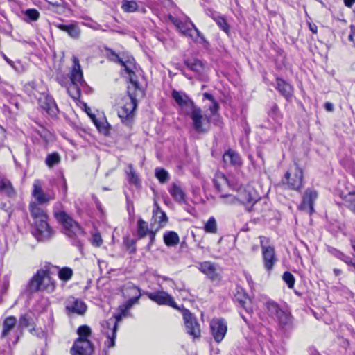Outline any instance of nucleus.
Listing matches in <instances>:
<instances>
[{
  "instance_id": "f257e3e1",
  "label": "nucleus",
  "mask_w": 355,
  "mask_h": 355,
  "mask_svg": "<svg viewBox=\"0 0 355 355\" xmlns=\"http://www.w3.org/2000/svg\"><path fill=\"white\" fill-rule=\"evenodd\" d=\"M129 75L130 85L128 87V98H124V104L118 110V116L123 123L130 125L134 119L135 110L137 103V98L143 96L144 92L135 78L137 65L132 56L123 54L118 62Z\"/></svg>"
},
{
  "instance_id": "f03ea898",
  "label": "nucleus",
  "mask_w": 355,
  "mask_h": 355,
  "mask_svg": "<svg viewBox=\"0 0 355 355\" xmlns=\"http://www.w3.org/2000/svg\"><path fill=\"white\" fill-rule=\"evenodd\" d=\"M55 289V282L46 270L40 269L30 279L26 286V293L29 295L40 291L53 293Z\"/></svg>"
},
{
  "instance_id": "7ed1b4c3",
  "label": "nucleus",
  "mask_w": 355,
  "mask_h": 355,
  "mask_svg": "<svg viewBox=\"0 0 355 355\" xmlns=\"http://www.w3.org/2000/svg\"><path fill=\"white\" fill-rule=\"evenodd\" d=\"M220 198L223 200V203L226 205H236L237 203L243 205L248 212L254 211L255 210L254 206L260 200L255 193H252L248 191H244L239 193L238 196L221 193Z\"/></svg>"
},
{
  "instance_id": "20e7f679",
  "label": "nucleus",
  "mask_w": 355,
  "mask_h": 355,
  "mask_svg": "<svg viewBox=\"0 0 355 355\" xmlns=\"http://www.w3.org/2000/svg\"><path fill=\"white\" fill-rule=\"evenodd\" d=\"M55 218L60 223L64 230L65 234L69 237L83 235L84 232L78 223L64 211H54Z\"/></svg>"
},
{
  "instance_id": "39448f33",
  "label": "nucleus",
  "mask_w": 355,
  "mask_h": 355,
  "mask_svg": "<svg viewBox=\"0 0 355 355\" xmlns=\"http://www.w3.org/2000/svg\"><path fill=\"white\" fill-rule=\"evenodd\" d=\"M192 120L194 130L199 133L207 132L209 128L210 117L203 116L200 107L196 106L188 114Z\"/></svg>"
},
{
  "instance_id": "423d86ee",
  "label": "nucleus",
  "mask_w": 355,
  "mask_h": 355,
  "mask_svg": "<svg viewBox=\"0 0 355 355\" xmlns=\"http://www.w3.org/2000/svg\"><path fill=\"white\" fill-rule=\"evenodd\" d=\"M33 220L35 227V236L38 241H44L51 238L53 235V230L48 223V215L44 218H38Z\"/></svg>"
},
{
  "instance_id": "0eeeda50",
  "label": "nucleus",
  "mask_w": 355,
  "mask_h": 355,
  "mask_svg": "<svg viewBox=\"0 0 355 355\" xmlns=\"http://www.w3.org/2000/svg\"><path fill=\"white\" fill-rule=\"evenodd\" d=\"M186 331L193 338L200 336V327L197 318L188 310L183 309L182 311Z\"/></svg>"
},
{
  "instance_id": "6e6552de",
  "label": "nucleus",
  "mask_w": 355,
  "mask_h": 355,
  "mask_svg": "<svg viewBox=\"0 0 355 355\" xmlns=\"http://www.w3.org/2000/svg\"><path fill=\"white\" fill-rule=\"evenodd\" d=\"M303 172L297 166L293 170L288 171L282 180L283 183H287L289 189L299 190L302 187Z\"/></svg>"
},
{
  "instance_id": "1a4fd4ad",
  "label": "nucleus",
  "mask_w": 355,
  "mask_h": 355,
  "mask_svg": "<svg viewBox=\"0 0 355 355\" xmlns=\"http://www.w3.org/2000/svg\"><path fill=\"white\" fill-rule=\"evenodd\" d=\"M265 266H273L277 261L275 248L270 245V241L264 236H259Z\"/></svg>"
},
{
  "instance_id": "9d476101",
  "label": "nucleus",
  "mask_w": 355,
  "mask_h": 355,
  "mask_svg": "<svg viewBox=\"0 0 355 355\" xmlns=\"http://www.w3.org/2000/svg\"><path fill=\"white\" fill-rule=\"evenodd\" d=\"M32 196L39 205L47 204L55 198L54 193H45L43 191L42 182L40 180H35L33 182Z\"/></svg>"
},
{
  "instance_id": "9b49d317",
  "label": "nucleus",
  "mask_w": 355,
  "mask_h": 355,
  "mask_svg": "<svg viewBox=\"0 0 355 355\" xmlns=\"http://www.w3.org/2000/svg\"><path fill=\"white\" fill-rule=\"evenodd\" d=\"M233 300L235 302H237L241 307L245 309L248 313H252L253 306L252 304V300L242 287L239 286H236Z\"/></svg>"
},
{
  "instance_id": "f8f14e48",
  "label": "nucleus",
  "mask_w": 355,
  "mask_h": 355,
  "mask_svg": "<svg viewBox=\"0 0 355 355\" xmlns=\"http://www.w3.org/2000/svg\"><path fill=\"white\" fill-rule=\"evenodd\" d=\"M146 295L152 301L156 302L159 305H167L175 309H180L171 295L165 291H156L153 293L146 292Z\"/></svg>"
},
{
  "instance_id": "ddd939ff",
  "label": "nucleus",
  "mask_w": 355,
  "mask_h": 355,
  "mask_svg": "<svg viewBox=\"0 0 355 355\" xmlns=\"http://www.w3.org/2000/svg\"><path fill=\"white\" fill-rule=\"evenodd\" d=\"M210 328L215 341L221 342L227 330L225 320L223 318H214L210 322Z\"/></svg>"
},
{
  "instance_id": "4468645a",
  "label": "nucleus",
  "mask_w": 355,
  "mask_h": 355,
  "mask_svg": "<svg viewBox=\"0 0 355 355\" xmlns=\"http://www.w3.org/2000/svg\"><path fill=\"white\" fill-rule=\"evenodd\" d=\"M171 96L187 114L196 107L194 102L184 92L173 90Z\"/></svg>"
},
{
  "instance_id": "2eb2a0df",
  "label": "nucleus",
  "mask_w": 355,
  "mask_h": 355,
  "mask_svg": "<svg viewBox=\"0 0 355 355\" xmlns=\"http://www.w3.org/2000/svg\"><path fill=\"white\" fill-rule=\"evenodd\" d=\"M317 198L318 193L316 191L307 189L303 196L302 202L299 206V209L311 214L314 211L313 203Z\"/></svg>"
},
{
  "instance_id": "dca6fc26",
  "label": "nucleus",
  "mask_w": 355,
  "mask_h": 355,
  "mask_svg": "<svg viewBox=\"0 0 355 355\" xmlns=\"http://www.w3.org/2000/svg\"><path fill=\"white\" fill-rule=\"evenodd\" d=\"M168 19L179 30V31L186 37L193 39V27L191 26V20L187 17L185 21H182L180 19L169 15Z\"/></svg>"
},
{
  "instance_id": "f3484780",
  "label": "nucleus",
  "mask_w": 355,
  "mask_h": 355,
  "mask_svg": "<svg viewBox=\"0 0 355 355\" xmlns=\"http://www.w3.org/2000/svg\"><path fill=\"white\" fill-rule=\"evenodd\" d=\"M40 107L51 116L56 115L58 107L54 99L48 94H42L38 98Z\"/></svg>"
},
{
  "instance_id": "a211bd4d",
  "label": "nucleus",
  "mask_w": 355,
  "mask_h": 355,
  "mask_svg": "<svg viewBox=\"0 0 355 355\" xmlns=\"http://www.w3.org/2000/svg\"><path fill=\"white\" fill-rule=\"evenodd\" d=\"M72 355H92L93 347L89 340L77 339L71 349Z\"/></svg>"
},
{
  "instance_id": "6ab92c4d",
  "label": "nucleus",
  "mask_w": 355,
  "mask_h": 355,
  "mask_svg": "<svg viewBox=\"0 0 355 355\" xmlns=\"http://www.w3.org/2000/svg\"><path fill=\"white\" fill-rule=\"evenodd\" d=\"M65 309L68 313L83 315L87 310V306L83 301L70 296L65 302Z\"/></svg>"
},
{
  "instance_id": "aec40b11",
  "label": "nucleus",
  "mask_w": 355,
  "mask_h": 355,
  "mask_svg": "<svg viewBox=\"0 0 355 355\" xmlns=\"http://www.w3.org/2000/svg\"><path fill=\"white\" fill-rule=\"evenodd\" d=\"M275 319L282 329L287 331L293 329V317L289 311L282 309Z\"/></svg>"
},
{
  "instance_id": "412c9836",
  "label": "nucleus",
  "mask_w": 355,
  "mask_h": 355,
  "mask_svg": "<svg viewBox=\"0 0 355 355\" xmlns=\"http://www.w3.org/2000/svg\"><path fill=\"white\" fill-rule=\"evenodd\" d=\"M105 324L108 329V331L105 332L107 338V345L108 347H112L115 345V338L117 329V318L116 320L111 318L106 321Z\"/></svg>"
},
{
  "instance_id": "4be33fe9",
  "label": "nucleus",
  "mask_w": 355,
  "mask_h": 355,
  "mask_svg": "<svg viewBox=\"0 0 355 355\" xmlns=\"http://www.w3.org/2000/svg\"><path fill=\"white\" fill-rule=\"evenodd\" d=\"M276 89L286 99L289 100L293 96V87L286 82L284 80L277 78H276Z\"/></svg>"
},
{
  "instance_id": "5701e85b",
  "label": "nucleus",
  "mask_w": 355,
  "mask_h": 355,
  "mask_svg": "<svg viewBox=\"0 0 355 355\" xmlns=\"http://www.w3.org/2000/svg\"><path fill=\"white\" fill-rule=\"evenodd\" d=\"M53 25L60 30L67 33V34L73 39H78L80 35V29L76 23L63 24L55 22Z\"/></svg>"
},
{
  "instance_id": "b1692460",
  "label": "nucleus",
  "mask_w": 355,
  "mask_h": 355,
  "mask_svg": "<svg viewBox=\"0 0 355 355\" xmlns=\"http://www.w3.org/2000/svg\"><path fill=\"white\" fill-rule=\"evenodd\" d=\"M168 192L178 203H186V193L179 184L173 183Z\"/></svg>"
},
{
  "instance_id": "393cba45",
  "label": "nucleus",
  "mask_w": 355,
  "mask_h": 355,
  "mask_svg": "<svg viewBox=\"0 0 355 355\" xmlns=\"http://www.w3.org/2000/svg\"><path fill=\"white\" fill-rule=\"evenodd\" d=\"M71 83L81 84L83 82V76L78 59L73 58V67L71 74Z\"/></svg>"
},
{
  "instance_id": "a878e982",
  "label": "nucleus",
  "mask_w": 355,
  "mask_h": 355,
  "mask_svg": "<svg viewBox=\"0 0 355 355\" xmlns=\"http://www.w3.org/2000/svg\"><path fill=\"white\" fill-rule=\"evenodd\" d=\"M223 160L225 164L231 166H241L242 164L241 158L239 155L230 149L224 153Z\"/></svg>"
},
{
  "instance_id": "bb28decb",
  "label": "nucleus",
  "mask_w": 355,
  "mask_h": 355,
  "mask_svg": "<svg viewBox=\"0 0 355 355\" xmlns=\"http://www.w3.org/2000/svg\"><path fill=\"white\" fill-rule=\"evenodd\" d=\"M155 209L153 212V219L160 227H162L167 223L168 217L166 213L160 209L156 202L155 203Z\"/></svg>"
},
{
  "instance_id": "cd10ccee",
  "label": "nucleus",
  "mask_w": 355,
  "mask_h": 355,
  "mask_svg": "<svg viewBox=\"0 0 355 355\" xmlns=\"http://www.w3.org/2000/svg\"><path fill=\"white\" fill-rule=\"evenodd\" d=\"M125 288L127 290H130L131 293L135 295V296H133L132 297H131L128 300H127L125 304V309H128L133 304H135L137 302V301L139 300V299L140 297L141 293H140V289L130 283L125 286Z\"/></svg>"
},
{
  "instance_id": "c85d7f7f",
  "label": "nucleus",
  "mask_w": 355,
  "mask_h": 355,
  "mask_svg": "<svg viewBox=\"0 0 355 355\" xmlns=\"http://www.w3.org/2000/svg\"><path fill=\"white\" fill-rule=\"evenodd\" d=\"M213 182L215 188L219 193H222L223 187L229 186V182L227 177L222 173H216Z\"/></svg>"
},
{
  "instance_id": "c756f323",
  "label": "nucleus",
  "mask_w": 355,
  "mask_h": 355,
  "mask_svg": "<svg viewBox=\"0 0 355 355\" xmlns=\"http://www.w3.org/2000/svg\"><path fill=\"white\" fill-rule=\"evenodd\" d=\"M29 211L33 220L38 218H44V216L47 215L46 211L42 209L36 202L30 203Z\"/></svg>"
},
{
  "instance_id": "7c9ffc66",
  "label": "nucleus",
  "mask_w": 355,
  "mask_h": 355,
  "mask_svg": "<svg viewBox=\"0 0 355 355\" xmlns=\"http://www.w3.org/2000/svg\"><path fill=\"white\" fill-rule=\"evenodd\" d=\"M212 19L216 21L217 25L226 33L230 32V26L227 24L225 18L223 16L220 15L217 12H212Z\"/></svg>"
},
{
  "instance_id": "2f4dec72",
  "label": "nucleus",
  "mask_w": 355,
  "mask_h": 355,
  "mask_svg": "<svg viewBox=\"0 0 355 355\" xmlns=\"http://www.w3.org/2000/svg\"><path fill=\"white\" fill-rule=\"evenodd\" d=\"M164 241L167 246H174L178 244L180 238L175 232L170 231L164 234Z\"/></svg>"
},
{
  "instance_id": "473e14b6",
  "label": "nucleus",
  "mask_w": 355,
  "mask_h": 355,
  "mask_svg": "<svg viewBox=\"0 0 355 355\" xmlns=\"http://www.w3.org/2000/svg\"><path fill=\"white\" fill-rule=\"evenodd\" d=\"M125 173L127 175L128 180L130 184H132L136 186L139 184V178L137 174L136 173L135 171L134 170L132 164H129L128 165V168L125 170Z\"/></svg>"
},
{
  "instance_id": "72a5a7b5",
  "label": "nucleus",
  "mask_w": 355,
  "mask_h": 355,
  "mask_svg": "<svg viewBox=\"0 0 355 355\" xmlns=\"http://www.w3.org/2000/svg\"><path fill=\"white\" fill-rule=\"evenodd\" d=\"M0 192L5 193L8 196H12L14 195L15 190L8 180L2 179L0 181Z\"/></svg>"
},
{
  "instance_id": "f704fd0d",
  "label": "nucleus",
  "mask_w": 355,
  "mask_h": 355,
  "mask_svg": "<svg viewBox=\"0 0 355 355\" xmlns=\"http://www.w3.org/2000/svg\"><path fill=\"white\" fill-rule=\"evenodd\" d=\"M184 64L189 69L196 72H200L203 68L202 62L198 59H187L184 61Z\"/></svg>"
},
{
  "instance_id": "c9c22d12",
  "label": "nucleus",
  "mask_w": 355,
  "mask_h": 355,
  "mask_svg": "<svg viewBox=\"0 0 355 355\" xmlns=\"http://www.w3.org/2000/svg\"><path fill=\"white\" fill-rule=\"evenodd\" d=\"M344 206L355 214V191L349 192L343 200Z\"/></svg>"
},
{
  "instance_id": "e433bc0d",
  "label": "nucleus",
  "mask_w": 355,
  "mask_h": 355,
  "mask_svg": "<svg viewBox=\"0 0 355 355\" xmlns=\"http://www.w3.org/2000/svg\"><path fill=\"white\" fill-rule=\"evenodd\" d=\"M200 270L212 281L220 279V275L216 272V268H200Z\"/></svg>"
},
{
  "instance_id": "4c0bfd02",
  "label": "nucleus",
  "mask_w": 355,
  "mask_h": 355,
  "mask_svg": "<svg viewBox=\"0 0 355 355\" xmlns=\"http://www.w3.org/2000/svg\"><path fill=\"white\" fill-rule=\"evenodd\" d=\"M16 318L15 317L7 318L3 322V329L2 332V337H6L9 331L15 326Z\"/></svg>"
},
{
  "instance_id": "58836bf2",
  "label": "nucleus",
  "mask_w": 355,
  "mask_h": 355,
  "mask_svg": "<svg viewBox=\"0 0 355 355\" xmlns=\"http://www.w3.org/2000/svg\"><path fill=\"white\" fill-rule=\"evenodd\" d=\"M266 307L269 315L275 317V318L279 315V312L282 310L279 305L274 302H268L266 303Z\"/></svg>"
},
{
  "instance_id": "ea45409f",
  "label": "nucleus",
  "mask_w": 355,
  "mask_h": 355,
  "mask_svg": "<svg viewBox=\"0 0 355 355\" xmlns=\"http://www.w3.org/2000/svg\"><path fill=\"white\" fill-rule=\"evenodd\" d=\"M60 162V156L58 153H53L49 154L46 158L45 163L49 167L51 168L55 165L58 164Z\"/></svg>"
},
{
  "instance_id": "a19ab883",
  "label": "nucleus",
  "mask_w": 355,
  "mask_h": 355,
  "mask_svg": "<svg viewBox=\"0 0 355 355\" xmlns=\"http://www.w3.org/2000/svg\"><path fill=\"white\" fill-rule=\"evenodd\" d=\"M150 230H148L147 223L142 219L138 220L137 232L139 238L141 239L145 237L148 234H149Z\"/></svg>"
},
{
  "instance_id": "79ce46f5",
  "label": "nucleus",
  "mask_w": 355,
  "mask_h": 355,
  "mask_svg": "<svg viewBox=\"0 0 355 355\" xmlns=\"http://www.w3.org/2000/svg\"><path fill=\"white\" fill-rule=\"evenodd\" d=\"M205 231L208 233L215 234L217 232L216 220L214 217L209 218L208 221L205 223Z\"/></svg>"
},
{
  "instance_id": "37998d69",
  "label": "nucleus",
  "mask_w": 355,
  "mask_h": 355,
  "mask_svg": "<svg viewBox=\"0 0 355 355\" xmlns=\"http://www.w3.org/2000/svg\"><path fill=\"white\" fill-rule=\"evenodd\" d=\"M78 334L79 336L78 339L88 340L87 338L91 335V329L87 325H82L78 329Z\"/></svg>"
},
{
  "instance_id": "c03bdc74",
  "label": "nucleus",
  "mask_w": 355,
  "mask_h": 355,
  "mask_svg": "<svg viewBox=\"0 0 355 355\" xmlns=\"http://www.w3.org/2000/svg\"><path fill=\"white\" fill-rule=\"evenodd\" d=\"M137 3L134 1L124 0L122 2V8L125 12H132L137 10Z\"/></svg>"
},
{
  "instance_id": "a18cd8bd",
  "label": "nucleus",
  "mask_w": 355,
  "mask_h": 355,
  "mask_svg": "<svg viewBox=\"0 0 355 355\" xmlns=\"http://www.w3.org/2000/svg\"><path fill=\"white\" fill-rule=\"evenodd\" d=\"M68 93L73 99H78L80 96V91L78 84L70 83L68 87Z\"/></svg>"
},
{
  "instance_id": "49530a36",
  "label": "nucleus",
  "mask_w": 355,
  "mask_h": 355,
  "mask_svg": "<svg viewBox=\"0 0 355 355\" xmlns=\"http://www.w3.org/2000/svg\"><path fill=\"white\" fill-rule=\"evenodd\" d=\"M73 275V271L70 268H62L59 272V278L64 281H67L71 279Z\"/></svg>"
},
{
  "instance_id": "de8ad7c7",
  "label": "nucleus",
  "mask_w": 355,
  "mask_h": 355,
  "mask_svg": "<svg viewBox=\"0 0 355 355\" xmlns=\"http://www.w3.org/2000/svg\"><path fill=\"white\" fill-rule=\"evenodd\" d=\"M24 14L26 17L28 18V19H26V21H37L40 17V12L36 9H27Z\"/></svg>"
},
{
  "instance_id": "09e8293b",
  "label": "nucleus",
  "mask_w": 355,
  "mask_h": 355,
  "mask_svg": "<svg viewBox=\"0 0 355 355\" xmlns=\"http://www.w3.org/2000/svg\"><path fill=\"white\" fill-rule=\"evenodd\" d=\"M155 176L161 183H164L168 179V173L164 168H156Z\"/></svg>"
},
{
  "instance_id": "8fccbe9b",
  "label": "nucleus",
  "mask_w": 355,
  "mask_h": 355,
  "mask_svg": "<svg viewBox=\"0 0 355 355\" xmlns=\"http://www.w3.org/2000/svg\"><path fill=\"white\" fill-rule=\"evenodd\" d=\"M283 280L286 282L289 288H293L295 285V277L290 272H285L282 275Z\"/></svg>"
},
{
  "instance_id": "3c124183",
  "label": "nucleus",
  "mask_w": 355,
  "mask_h": 355,
  "mask_svg": "<svg viewBox=\"0 0 355 355\" xmlns=\"http://www.w3.org/2000/svg\"><path fill=\"white\" fill-rule=\"evenodd\" d=\"M33 324V320L31 318V317H30L28 315H24L21 316V318L19 319V325L21 327L26 328V327H31Z\"/></svg>"
},
{
  "instance_id": "603ef678",
  "label": "nucleus",
  "mask_w": 355,
  "mask_h": 355,
  "mask_svg": "<svg viewBox=\"0 0 355 355\" xmlns=\"http://www.w3.org/2000/svg\"><path fill=\"white\" fill-rule=\"evenodd\" d=\"M123 243L130 253H133L136 251L135 239L127 236L124 238Z\"/></svg>"
},
{
  "instance_id": "864d4df0",
  "label": "nucleus",
  "mask_w": 355,
  "mask_h": 355,
  "mask_svg": "<svg viewBox=\"0 0 355 355\" xmlns=\"http://www.w3.org/2000/svg\"><path fill=\"white\" fill-rule=\"evenodd\" d=\"M91 243L95 247H99L103 243V239L101 234L98 232L92 233V238L90 239Z\"/></svg>"
},
{
  "instance_id": "5fc2aeb1",
  "label": "nucleus",
  "mask_w": 355,
  "mask_h": 355,
  "mask_svg": "<svg viewBox=\"0 0 355 355\" xmlns=\"http://www.w3.org/2000/svg\"><path fill=\"white\" fill-rule=\"evenodd\" d=\"M268 114L275 121H277L280 118L279 110L276 103L272 105Z\"/></svg>"
},
{
  "instance_id": "6e6d98bb",
  "label": "nucleus",
  "mask_w": 355,
  "mask_h": 355,
  "mask_svg": "<svg viewBox=\"0 0 355 355\" xmlns=\"http://www.w3.org/2000/svg\"><path fill=\"white\" fill-rule=\"evenodd\" d=\"M105 51L107 52V58L110 60L118 63L121 56L116 53L112 49L110 48H105Z\"/></svg>"
},
{
  "instance_id": "4d7b16f0",
  "label": "nucleus",
  "mask_w": 355,
  "mask_h": 355,
  "mask_svg": "<svg viewBox=\"0 0 355 355\" xmlns=\"http://www.w3.org/2000/svg\"><path fill=\"white\" fill-rule=\"evenodd\" d=\"M94 123L96 126V128L98 129V130L101 132H103V134H107L108 132V124L107 122L105 123H98L96 121H94Z\"/></svg>"
},
{
  "instance_id": "13d9d810",
  "label": "nucleus",
  "mask_w": 355,
  "mask_h": 355,
  "mask_svg": "<svg viewBox=\"0 0 355 355\" xmlns=\"http://www.w3.org/2000/svg\"><path fill=\"white\" fill-rule=\"evenodd\" d=\"M219 109V105L216 101L211 102V105L209 106V110H210L212 115H215Z\"/></svg>"
},
{
  "instance_id": "bf43d9fd",
  "label": "nucleus",
  "mask_w": 355,
  "mask_h": 355,
  "mask_svg": "<svg viewBox=\"0 0 355 355\" xmlns=\"http://www.w3.org/2000/svg\"><path fill=\"white\" fill-rule=\"evenodd\" d=\"M329 252L333 255H334L335 257H336L337 258H338L340 259H343L344 258H345V256L341 252H340L339 250H338L335 248L329 249Z\"/></svg>"
},
{
  "instance_id": "052dcab7",
  "label": "nucleus",
  "mask_w": 355,
  "mask_h": 355,
  "mask_svg": "<svg viewBox=\"0 0 355 355\" xmlns=\"http://www.w3.org/2000/svg\"><path fill=\"white\" fill-rule=\"evenodd\" d=\"M191 26L193 27V33L195 32L198 37H200L202 41H205V39L202 34L200 32V31L196 28L193 22H191Z\"/></svg>"
},
{
  "instance_id": "680f3d73",
  "label": "nucleus",
  "mask_w": 355,
  "mask_h": 355,
  "mask_svg": "<svg viewBox=\"0 0 355 355\" xmlns=\"http://www.w3.org/2000/svg\"><path fill=\"white\" fill-rule=\"evenodd\" d=\"M5 130L0 127V147L3 146L5 138H6V134H5Z\"/></svg>"
},
{
  "instance_id": "e2e57ef3",
  "label": "nucleus",
  "mask_w": 355,
  "mask_h": 355,
  "mask_svg": "<svg viewBox=\"0 0 355 355\" xmlns=\"http://www.w3.org/2000/svg\"><path fill=\"white\" fill-rule=\"evenodd\" d=\"M348 39L350 41H354L355 40V26H351L350 27V33L348 36Z\"/></svg>"
},
{
  "instance_id": "0e129e2a",
  "label": "nucleus",
  "mask_w": 355,
  "mask_h": 355,
  "mask_svg": "<svg viewBox=\"0 0 355 355\" xmlns=\"http://www.w3.org/2000/svg\"><path fill=\"white\" fill-rule=\"evenodd\" d=\"M324 108L328 112H332L334 110V105L330 102H327L324 104Z\"/></svg>"
},
{
  "instance_id": "69168bd1",
  "label": "nucleus",
  "mask_w": 355,
  "mask_h": 355,
  "mask_svg": "<svg viewBox=\"0 0 355 355\" xmlns=\"http://www.w3.org/2000/svg\"><path fill=\"white\" fill-rule=\"evenodd\" d=\"M203 98L205 99L209 100L211 102L216 101L214 99V96L211 94L207 93V92H205L203 94Z\"/></svg>"
},
{
  "instance_id": "338daca9",
  "label": "nucleus",
  "mask_w": 355,
  "mask_h": 355,
  "mask_svg": "<svg viewBox=\"0 0 355 355\" xmlns=\"http://www.w3.org/2000/svg\"><path fill=\"white\" fill-rule=\"evenodd\" d=\"M149 236H150L149 245H152L155 239V233L153 231H150Z\"/></svg>"
},
{
  "instance_id": "774afa93",
  "label": "nucleus",
  "mask_w": 355,
  "mask_h": 355,
  "mask_svg": "<svg viewBox=\"0 0 355 355\" xmlns=\"http://www.w3.org/2000/svg\"><path fill=\"white\" fill-rule=\"evenodd\" d=\"M309 29L313 33H317L318 27L315 24H309Z\"/></svg>"
}]
</instances>
